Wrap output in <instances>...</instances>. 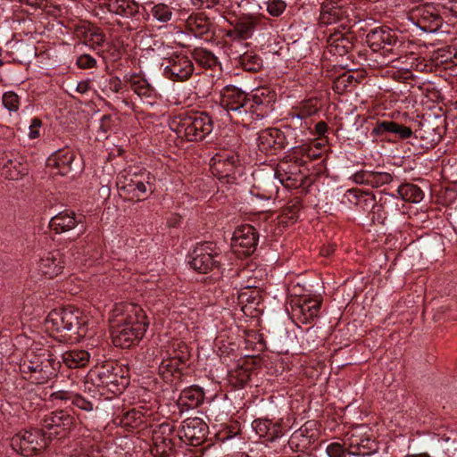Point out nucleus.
<instances>
[{
  "label": "nucleus",
  "mask_w": 457,
  "mask_h": 457,
  "mask_svg": "<svg viewBox=\"0 0 457 457\" xmlns=\"http://www.w3.org/2000/svg\"><path fill=\"white\" fill-rule=\"evenodd\" d=\"M0 354L8 358L21 355L20 370L30 373L37 383H45L54 377L60 367V361L49 346L26 335L17 336L14 342L6 336L1 337Z\"/></svg>",
  "instance_id": "f257e3e1"
},
{
  "label": "nucleus",
  "mask_w": 457,
  "mask_h": 457,
  "mask_svg": "<svg viewBox=\"0 0 457 457\" xmlns=\"http://www.w3.org/2000/svg\"><path fill=\"white\" fill-rule=\"evenodd\" d=\"M112 338L115 346L128 348L141 339L149 326L142 307L130 303H119L111 311Z\"/></svg>",
  "instance_id": "f03ea898"
},
{
  "label": "nucleus",
  "mask_w": 457,
  "mask_h": 457,
  "mask_svg": "<svg viewBox=\"0 0 457 457\" xmlns=\"http://www.w3.org/2000/svg\"><path fill=\"white\" fill-rule=\"evenodd\" d=\"M88 320L79 310L72 307L53 310L46 319V329L71 331L79 337H86Z\"/></svg>",
  "instance_id": "7ed1b4c3"
},
{
  "label": "nucleus",
  "mask_w": 457,
  "mask_h": 457,
  "mask_svg": "<svg viewBox=\"0 0 457 457\" xmlns=\"http://www.w3.org/2000/svg\"><path fill=\"white\" fill-rule=\"evenodd\" d=\"M220 256L216 245L211 242H204L195 247L193 250L189 264L200 273H207L220 263Z\"/></svg>",
  "instance_id": "20e7f679"
},
{
  "label": "nucleus",
  "mask_w": 457,
  "mask_h": 457,
  "mask_svg": "<svg viewBox=\"0 0 457 457\" xmlns=\"http://www.w3.org/2000/svg\"><path fill=\"white\" fill-rule=\"evenodd\" d=\"M213 129L212 121L209 115L204 112L195 113L186 117L180 124L179 131H185L188 140H203Z\"/></svg>",
  "instance_id": "39448f33"
},
{
  "label": "nucleus",
  "mask_w": 457,
  "mask_h": 457,
  "mask_svg": "<svg viewBox=\"0 0 457 457\" xmlns=\"http://www.w3.org/2000/svg\"><path fill=\"white\" fill-rule=\"evenodd\" d=\"M46 435L38 430H25L17 433L11 440V446L16 453L29 455L35 451L46 447Z\"/></svg>",
  "instance_id": "423d86ee"
},
{
  "label": "nucleus",
  "mask_w": 457,
  "mask_h": 457,
  "mask_svg": "<svg viewBox=\"0 0 457 457\" xmlns=\"http://www.w3.org/2000/svg\"><path fill=\"white\" fill-rule=\"evenodd\" d=\"M207 432V425L200 418H189L181 423L180 437L192 445H199L204 441Z\"/></svg>",
  "instance_id": "0eeeda50"
},
{
  "label": "nucleus",
  "mask_w": 457,
  "mask_h": 457,
  "mask_svg": "<svg viewBox=\"0 0 457 457\" xmlns=\"http://www.w3.org/2000/svg\"><path fill=\"white\" fill-rule=\"evenodd\" d=\"M258 236L255 228L250 225L238 227L233 233L234 247H241L244 254H251L256 248Z\"/></svg>",
  "instance_id": "6e6552de"
},
{
  "label": "nucleus",
  "mask_w": 457,
  "mask_h": 457,
  "mask_svg": "<svg viewBox=\"0 0 457 457\" xmlns=\"http://www.w3.org/2000/svg\"><path fill=\"white\" fill-rule=\"evenodd\" d=\"M170 339L167 337H159L153 341L147 348L138 354L137 358L147 367L157 365L165 350L170 347Z\"/></svg>",
  "instance_id": "1a4fd4ad"
},
{
  "label": "nucleus",
  "mask_w": 457,
  "mask_h": 457,
  "mask_svg": "<svg viewBox=\"0 0 457 457\" xmlns=\"http://www.w3.org/2000/svg\"><path fill=\"white\" fill-rule=\"evenodd\" d=\"M73 425V418L64 411L52 412L46 415L43 420L44 428L54 432L51 435H60L62 432L71 429Z\"/></svg>",
  "instance_id": "9d476101"
},
{
  "label": "nucleus",
  "mask_w": 457,
  "mask_h": 457,
  "mask_svg": "<svg viewBox=\"0 0 457 457\" xmlns=\"http://www.w3.org/2000/svg\"><path fill=\"white\" fill-rule=\"evenodd\" d=\"M349 17V11L338 3L327 1L320 7V23L325 26L334 24Z\"/></svg>",
  "instance_id": "9b49d317"
},
{
  "label": "nucleus",
  "mask_w": 457,
  "mask_h": 457,
  "mask_svg": "<svg viewBox=\"0 0 457 457\" xmlns=\"http://www.w3.org/2000/svg\"><path fill=\"white\" fill-rule=\"evenodd\" d=\"M249 102L245 94L235 86H228L224 92L223 103L227 111L237 112L240 114L247 113L245 109L246 104Z\"/></svg>",
  "instance_id": "f8f14e48"
},
{
  "label": "nucleus",
  "mask_w": 457,
  "mask_h": 457,
  "mask_svg": "<svg viewBox=\"0 0 457 457\" xmlns=\"http://www.w3.org/2000/svg\"><path fill=\"white\" fill-rule=\"evenodd\" d=\"M62 255L59 251L46 253L38 262V270L46 277L53 278L59 275L63 269Z\"/></svg>",
  "instance_id": "ddd939ff"
},
{
  "label": "nucleus",
  "mask_w": 457,
  "mask_h": 457,
  "mask_svg": "<svg viewBox=\"0 0 457 457\" xmlns=\"http://www.w3.org/2000/svg\"><path fill=\"white\" fill-rule=\"evenodd\" d=\"M73 160L74 154L71 150L62 149L51 154L46 164L49 168L56 170V174L64 176L71 170Z\"/></svg>",
  "instance_id": "4468645a"
},
{
  "label": "nucleus",
  "mask_w": 457,
  "mask_h": 457,
  "mask_svg": "<svg viewBox=\"0 0 457 457\" xmlns=\"http://www.w3.org/2000/svg\"><path fill=\"white\" fill-rule=\"evenodd\" d=\"M252 427L259 437L265 438L268 441H274L281 437L283 434L282 427L278 422H272L270 420H255Z\"/></svg>",
  "instance_id": "2eb2a0df"
},
{
  "label": "nucleus",
  "mask_w": 457,
  "mask_h": 457,
  "mask_svg": "<svg viewBox=\"0 0 457 457\" xmlns=\"http://www.w3.org/2000/svg\"><path fill=\"white\" fill-rule=\"evenodd\" d=\"M386 132L397 135L403 139L409 138L412 135L411 128L401 125L393 120L378 121L372 129V134L374 135H383Z\"/></svg>",
  "instance_id": "dca6fc26"
},
{
  "label": "nucleus",
  "mask_w": 457,
  "mask_h": 457,
  "mask_svg": "<svg viewBox=\"0 0 457 457\" xmlns=\"http://www.w3.org/2000/svg\"><path fill=\"white\" fill-rule=\"evenodd\" d=\"M126 81L131 89L141 98H153L155 96L154 87L139 74L132 73L127 75Z\"/></svg>",
  "instance_id": "f3484780"
},
{
  "label": "nucleus",
  "mask_w": 457,
  "mask_h": 457,
  "mask_svg": "<svg viewBox=\"0 0 457 457\" xmlns=\"http://www.w3.org/2000/svg\"><path fill=\"white\" fill-rule=\"evenodd\" d=\"M2 173L7 179L17 180L28 172L27 165L17 159H11L7 156L0 159Z\"/></svg>",
  "instance_id": "a211bd4d"
},
{
  "label": "nucleus",
  "mask_w": 457,
  "mask_h": 457,
  "mask_svg": "<svg viewBox=\"0 0 457 457\" xmlns=\"http://www.w3.org/2000/svg\"><path fill=\"white\" fill-rule=\"evenodd\" d=\"M166 72H170L171 76L177 79L183 80L187 79L193 72V64L190 60L185 56L177 57L172 62L166 66Z\"/></svg>",
  "instance_id": "6ab92c4d"
},
{
  "label": "nucleus",
  "mask_w": 457,
  "mask_h": 457,
  "mask_svg": "<svg viewBox=\"0 0 457 457\" xmlns=\"http://www.w3.org/2000/svg\"><path fill=\"white\" fill-rule=\"evenodd\" d=\"M159 374L165 379L169 380L179 370V360L171 356L170 346L165 350L157 363Z\"/></svg>",
  "instance_id": "aec40b11"
},
{
  "label": "nucleus",
  "mask_w": 457,
  "mask_h": 457,
  "mask_svg": "<svg viewBox=\"0 0 457 457\" xmlns=\"http://www.w3.org/2000/svg\"><path fill=\"white\" fill-rule=\"evenodd\" d=\"M77 220L73 212H61L54 216L49 221V227L56 233H62L73 228Z\"/></svg>",
  "instance_id": "412c9836"
},
{
  "label": "nucleus",
  "mask_w": 457,
  "mask_h": 457,
  "mask_svg": "<svg viewBox=\"0 0 457 457\" xmlns=\"http://www.w3.org/2000/svg\"><path fill=\"white\" fill-rule=\"evenodd\" d=\"M321 301L320 298H303L302 303L295 308L303 322H308L318 316Z\"/></svg>",
  "instance_id": "4be33fe9"
},
{
  "label": "nucleus",
  "mask_w": 457,
  "mask_h": 457,
  "mask_svg": "<svg viewBox=\"0 0 457 457\" xmlns=\"http://www.w3.org/2000/svg\"><path fill=\"white\" fill-rule=\"evenodd\" d=\"M109 10L117 15L132 17L138 12V4L132 0H110Z\"/></svg>",
  "instance_id": "5701e85b"
},
{
  "label": "nucleus",
  "mask_w": 457,
  "mask_h": 457,
  "mask_svg": "<svg viewBox=\"0 0 457 457\" xmlns=\"http://www.w3.org/2000/svg\"><path fill=\"white\" fill-rule=\"evenodd\" d=\"M90 354L85 350H71L62 354V362L70 369H77L87 364Z\"/></svg>",
  "instance_id": "b1692460"
},
{
  "label": "nucleus",
  "mask_w": 457,
  "mask_h": 457,
  "mask_svg": "<svg viewBox=\"0 0 457 457\" xmlns=\"http://www.w3.org/2000/svg\"><path fill=\"white\" fill-rule=\"evenodd\" d=\"M367 37L369 41L378 47L390 46L395 42L394 35L391 33V30L386 28H375L368 33Z\"/></svg>",
  "instance_id": "393cba45"
},
{
  "label": "nucleus",
  "mask_w": 457,
  "mask_h": 457,
  "mask_svg": "<svg viewBox=\"0 0 457 457\" xmlns=\"http://www.w3.org/2000/svg\"><path fill=\"white\" fill-rule=\"evenodd\" d=\"M397 192L403 201L417 204L423 199L422 190L413 184H403L398 187Z\"/></svg>",
  "instance_id": "a878e982"
},
{
  "label": "nucleus",
  "mask_w": 457,
  "mask_h": 457,
  "mask_svg": "<svg viewBox=\"0 0 457 457\" xmlns=\"http://www.w3.org/2000/svg\"><path fill=\"white\" fill-rule=\"evenodd\" d=\"M117 186L120 190H123L127 193H131L137 198L141 197L143 195H145L147 192V185L139 180L130 179L129 183H125L121 181V179H119L117 181Z\"/></svg>",
  "instance_id": "bb28decb"
},
{
  "label": "nucleus",
  "mask_w": 457,
  "mask_h": 457,
  "mask_svg": "<svg viewBox=\"0 0 457 457\" xmlns=\"http://www.w3.org/2000/svg\"><path fill=\"white\" fill-rule=\"evenodd\" d=\"M234 162L235 157L233 155H228L226 158L216 155L211 161V167L213 172L224 173V176H228L233 168Z\"/></svg>",
  "instance_id": "cd10ccee"
},
{
  "label": "nucleus",
  "mask_w": 457,
  "mask_h": 457,
  "mask_svg": "<svg viewBox=\"0 0 457 457\" xmlns=\"http://www.w3.org/2000/svg\"><path fill=\"white\" fill-rule=\"evenodd\" d=\"M151 12L154 18L160 22H167L172 16L170 7L164 4H157L154 5Z\"/></svg>",
  "instance_id": "c85d7f7f"
},
{
  "label": "nucleus",
  "mask_w": 457,
  "mask_h": 457,
  "mask_svg": "<svg viewBox=\"0 0 457 457\" xmlns=\"http://www.w3.org/2000/svg\"><path fill=\"white\" fill-rule=\"evenodd\" d=\"M85 42L91 47L99 46L104 42V36L98 29H89L86 32Z\"/></svg>",
  "instance_id": "c756f323"
},
{
  "label": "nucleus",
  "mask_w": 457,
  "mask_h": 457,
  "mask_svg": "<svg viewBox=\"0 0 457 457\" xmlns=\"http://www.w3.org/2000/svg\"><path fill=\"white\" fill-rule=\"evenodd\" d=\"M182 396L190 400L192 405H198L204 401V393L198 387H190L183 391Z\"/></svg>",
  "instance_id": "7c9ffc66"
},
{
  "label": "nucleus",
  "mask_w": 457,
  "mask_h": 457,
  "mask_svg": "<svg viewBox=\"0 0 457 457\" xmlns=\"http://www.w3.org/2000/svg\"><path fill=\"white\" fill-rule=\"evenodd\" d=\"M418 15L425 22L433 23L439 19L438 13L433 6H423L417 10Z\"/></svg>",
  "instance_id": "2f4dec72"
},
{
  "label": "nucleus",
  "mask_w": 457,
  "mask_h": 457,
  "mask_svg": "<svg viewBox=\"0 0 457 457\" xmlns=\"http://www.w3.org/2000/svg\"><path fill=\"white\" fill-rule=\"evenodd\" d=\"M266 4L268 12L275 17L281 15L287 7L283 0H268Z\"/></svg>",
  "instance_id": "473e14b6"
},
{
  "label": "nucleus",
  "mask_w": 457,
  "mask_h": 457,
  "mask_svg": "<svg viewBox=\"0 0 457 457\" xmlns=\"http://www.w3.org/2000/svg\"><path fill=\"white\" fill-rule=\"evenodd\" d=\"M278 135V130L267 129L262 131L259 137V145H263V148L270 147L275 144V137Z\"/></svg>",
  "instance_id": "72a5a7b5"
},
{
  "label": "nucleus",
  "mask_w": 457,
  "mask_h": 457,
  "mask_svg": "<svg viewBox=\"0 0 457 457\" xmlns=\"http://www.w3.org/2000/svg\"><path fill=\"white\" fill-rule=\"evenodd\" d=\"M3 104L10 112L19 109V96L12 91L6 92L3 96Z\"/></svg>",
  "instance_id": "f704fd0d"
},
{
  "label": "nucleus",
  "mask_w": 457,
  "mask_h": 457,
  "mask_svg": "<svg viewBox=\"0 0 457 457\" xmlns=\"http://www.w3.org/2000/svg\"><path fill=\"white\" fill-rule=\"evenodd\" d=\"M440 446L446 454H453L457 451V438L441 437L439 440Z\"/></svg>",
  "instance_id": "c9c22d12"
},
{
  "label": "nucleus",
  "mask_w": 457,
  "mask_h": 457,
  "mask_svg": "<svg viewBox=\"0 0 457 457\" xmlns=\"http://www.w3.org/2000/svg\"><path fill=\"white\" fill-rule=\"evenodd\" d=\"M328 457H343L345 450L339 443H331L326 448Z\"/></svg>",
  "instance_id": "e433bc0d"
},
{
  "label": "nucleus",
  "mask_w": 457,
  "mask_h": 457,
  "mask_svg": "<svg viewBox=\"0 0 457 457\" xmlns=\"http://www.w3.org/2000/svg\"><path fill=\"white\" fill-rule=\"evenodd\" d=\"M41 126L42 122L40 120L37 118L31 120L30 125L29 127V137L30 139H36L40 136Z\"/></svg>",
  "instance_id": "4c0bfd02"
},
{
  "label": "nucleus",
  "mask_w": 457,
  "mask_h": 457,
  "mask_svg": "<svg viewBox=\"0 0 457 457\" xmlns=\"http://www.w3.org/2000/svg\"><path fill=\"white\" fill-rule=\"evenodd\" d=\"M96 62V59L89 54H82L77 59V65L81 69L92 68Z\"/></svg>",
  "instance_id": "58836bf2"
},
{
  "label": "nucleus",
  "mask_w": 457,
  "mask_h": 457,
  "mask_svg": "<svg viewBox=\"0 0 457 457\" xmlns=\"http://www.w3.org/2000/svg\"><path fill=\"white\" fill-rule=\"evenodd\" d=\"M72 403L77 406L78 408L81 409V410H84V411H92L93 410V404L91 402L86 400L85 398L79 396V395H75L73 398H72Z\"/></svg>",
  "instance_id": "ea45409f"
},
{
  "label": "nucleus",
  "mask_w": 457,
  "mask_h": 457,
  "mask_svg": "<svg viewBox=\"0 0 457 457\" xmlns=\"http://www.w3.org/2000/svg\"><path fill=\"white\" fill-rule=\"evenodd\" d=\"M256 25V21L253 19L246 21L245 22H242L239 25V31L242 35L249 36L253 33V29Z\"/></svg>",
  "instance_id": "a19ab883"
},
{
  "label": "nucleus",
  "mask_w": 457,
  "mask_h": 457,
  "mask_svg": "<svg viewBox=\"0 0 457 457\" xmlns=\"http://www.w3.org/2000/svg\"><path fill=\"white\" fill-rule=\"evenodd\" d=\"M111 92L118 93L122 89V82L118 77H112L105 86Z\"/></svg>",
  "instance_id": "79ce46f5"
},
{
  "label": "nucleus",
  "mask_w": 457,
  "mask_h": 457,
  "mask_svg": "<svg viewBox=\"0 0 457 457\" xmlns=\"http://www.w3.org/2000/svg\"><path fill=\"white\" fill-rule=\"evenodd\" d=\"M346 440L348 441L349 446L352 448H360L361 446L364 447V440H361L355 431H353Z\"/></svg>",
  "instance_id": "37998d69"
},
{
  "label": "nucleus",
  "mask_w": 457,
  "mask_h": 457,
  "mask_svg": "<svg viewBox=\"0 0 457 457\" xmlns=\"http://www.w3.org/2000/svg\"><path fill=\"white\" fill-rule=\"evenodd\" d=\"M444 8L449 12L453 16L457 17V0H448Z\"/></svg>",
  "instance_id": "c03bdc74"
},
{
  "label": "nucleus",
  "mask_w": 457,
  "mask_h": 457,
  "mask_svg": "<svg viewBox=\"0 0 457 457\" xmlns=\"http://www.w3.org/2000/svg\"><path fill=\"white\" fill-rule=\"evenodd\" d=\"M90 88V81L89 80H82L79 81L76 86V91L79 94H87Z\"/></svg>",
  "instance_id": "a18cd8bd"
},
{
  "label": "nucleus",
  "mask_w": 457,
  "mask_h": 457,
  "mask_svg": "<svg viewBox=\"0 0 457 457\" xmlns=\"http://www.w3.org/2000/svg\"><path fill=\"white\" fill-rule=\"evenodd\" d=\"M166 285H167V283L162 278H158L155 282L154 281L148 282V286L146 287V288H148L150 290L154 289V288L162 290V289H164Z\"/></svg>",
  "instance_id": "49530a36"
},
{
  "label": "nucleus",
  "mask_w": 457,
  "mask_h": 457,
  "mask_svg": "<svg viewBox=\"0 0 457 457\" xmlns=\"http://www.w3.org/2000/svg\"><path fill=\"white\" fill-rule=\"evenodd\" d=\"M111 120V117L109 115H104L100 120V125L99 128L103 131H107L109 129V121Z\"/></svg>",
  "instance_id": "de8ad7c7"
},
{
  "label": "nucleus",
  "mask_w": 457,
  "mask_h": 457,
  "mask_svg": "<svg viewBox=\"0 0 457 457\" xmlns=\"http://www.w3.org/2000/svg\"><path fill=\"white\" fill-rule=\"evenodd\" d=\"M241 286L245 288L259 287L260 280H257L255 278H249V280L246 283H244Z\"/></svg>",
  "instance_id": "09e8293b"
},
{
  "label": "nucleus",
  "mask_w": 457,
  "mask_h": 457,
  "mask_svg": "<svg viewBox=\"0 0 457 457\" xmlns=\"http://www.w3.org/2000/svg\"><path fill=\"white\" fill-rule=\"evenodd\" d=\"M327 129H328V127L325 122H319L316 124V131L320 135L324 134L327 131Z\"/></svg>",
  "instance_id": "8fccbe9b"
},
{
  "label": "nucleus",
  "mask_w": 457,
  "mask_h": 457,
  "mask_svg": "<svg viewBox=\"0 0 457 457\" xmlns=\"http://www.w3.org/2000/svg\"><path fill=\"white\" fill-rule=\"evenodd\" d=\"M74 262H80L84 265H87V262H89L88 265L92 264V262L90 261V259H87L84 256L80 257L79 254L78 256H74Z\"/></svg>",
  "instance_id": "3c124183"
},
{
  "label": "nucleus",
  "mask_w": 457,
  "mask_h": 457,
  "mask_svg": "<svg viewBox=\"0 0 457 457\" xmlns=\"http://www.w3.org/2000/svg\"><path fill=\"white\" fill-rule=\"evenodd\" d=\"M292 119H293V120H295V119H296V120H302V116H300V115H295V116H294Z\"/></svg>",
  "instance_id": "603ef678"
},
{
  "label": "nucleus",
  "mask_w": 457,
  "mask_h": 457,
  "mask_svg": "<svg viewBox=\"0 0 457 457\" xmlns=\"http://www.w3.org/2000/svg\"><path fill=\"white\" fill-rule=\"evenodd\" d=\"M246 273H247V271H243L242 276L245 277Z\"/></svg>",
  "instance_id": "864d4df0"
}]
</instances>
